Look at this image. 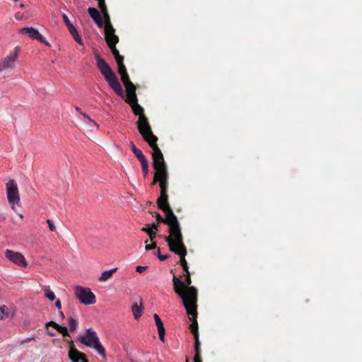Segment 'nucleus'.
Segmentation results:
<instances>
[{
    "instance_id": "1a4fd4ad",
    "label": "nucleus",
    "mask_w": 362,
    "mask_h": 362,
    "mask_svg": "<svg viewBox=\"0 0 362 362\" xmlns=\"http://www.w3.org/2000/svg\"><path fill=\"white\" fill-rule=\"evenodd\" d=\"M6 194L8 203L11 205L12 209L17 213L16 204H20V196L17 184L13 180H10L6 183Z\"/></svg>"
},
{
    "instance_id": "ea45409f",
    "label": "nucleus",
    "mask_w": 362,
    "mask_h": 362,
    "mask_svg": "<svg viewBox=\"0 0 362 362\" xmlns=\"http://www.w3.org/2000/svg\"><path fill=\"white\" fill-rule=\"evenodd\" d=\"M100 12H101L100 13L101 16L109 13L107 6L100 8Z\"/></svg>"
},
{
    "instance_id": "2f4dec72",
    "label": "nucleus",
    "mask_w": 362,
    "mask_h": 362,
    "mask_svg": "<svg viewBox=\"0 0 362 362\" xmlns=\"http://www.w3.org/2000/svg\"><path fill=\"white\" fill-rule=\"evenodd\" d=\"M45 296L46 298H47L51 301H52L55 299V294L54 293L53 291H52L49 289H47L45 291Z\"/></svg>"
},
{
    "instance_id": "4d7b16f0",
    "label": "nucleus",
    "mask_w": 362,
    "mask_h": 362,
    "mask_svg": "<svg viewBox=\"0 0 362 362\" xmlns=\"http://www.w3.org/2000/svg\"><path fill=\"white\" fill-rule=\"evenodd\" d=\"M5 219V217L0 214V221H4Z\"/></svg>"
},
{
    "instance_id": "8fccbe9b",
    "label": "nucleus",
    "mask_w": 362,
    "mask_h": 362,
    "mask_svg": "<svg viewBox=\"0 0 362 362\" xmlns=\"http://www.w3.org/2000/svg\"><path fill=\"white\" fill-rule=\"evenodd\" d=\"M69 350H71L72 349H76L75 346H74V341L72 340H71L69 342Z\"/></svg>"
},
{
    "instance_id": "6e6552de",
    "label": "nucleus",
    "mask_w": 362,
    "mask_h": 362,
    "mask_svg": "<svg viewBox=\"0 0 362 362\" xmlns=\"http://www.w3.org/2000/svg\"><path fill=\"white\" fill-rule=\"evenodd\" d=\"M18 58V52L16 49L11 52L7 56L0 59V73H4L6 76L12 74L16 66V63Z\"/></svg>"
},
{
    "instance_id": "f3484780",
    "label": "nucleus",
    "mask_w": 362,
    "mask_h": 362,
    "mask_svg": "<svg viewBox=\"0 0 362 362\" xmlns=\"http://www.w3.org/2000/svg\"><path fill=\"white\" fill-rule=\"evenodd\" d=\"M88 12L92 19L95 21L99 28L103 27V21L100 13L93 7H89Z\"/></svg>"
},
{
    "instance_id": "a211bd4d",
    "label": "nucleus",
    "mask_w": 362,
    "mask_h": 362,
    "mask_svg": "<svg viewBox=\"0 0 362 362\" xmlns=\"http://www.w3.org/2000/svg\"><path fill=\"white\" fill-rule=\"evenodd\" d=\"M192 313H189L187 311V314L188 315H191L192 317H189V320H191L192 322V324L189 325V329L191 331V332L193 334V333H196V332H198V322H197V303H194V311H192Z\"/></svg>"
},
{
    "instance_id": "0eeeda50",
    "label": "nucleus",
    "mask_w": 362,
    "mask_h": 362,
    "mask_svg": "<svg viewBox=\"0 0 362 362\" xmlns=\"http://www.w3.org/2000/svg\"><path fill=\"white\" fill-rule=\"evenodd\" d=\"M168 245L171 252L177 255L180 257V265L182 266L183 270L185 272L189 271V267L187 265V260L185 259V256L187 255V247L184 244L183 241V235H180L178 238L171 240L168 243Z\"/></svg>"
},
{
    "instance_id": "e2e57ef3",
    "label": "nucleus",
    "mask_w": 362,
    "mask_h": 362,
    "mask_svg": "<svg viewBox=\"0 0 362 362\" xmlns=\"http://www.w3.org/2000/svg\"><path fill=\"white\" fill-rule=\"evenodd\" d=\"M185 362H189V359H188V358H186V359H185Z\"/></svg>"
},
{
    "instance_id": "c85d7f7f",
    "label": "nucleus",
    "mask_w": 362,
    "mask_h": 362,
    "mask_svg": "<svg viewBox=\"0 0 362 362\" xmlns=\"http://www.w3.org/2000/svg\"><path fill=\"white\" fill-rule=\"evenodd\" d=\"M195 355L194 359L201 358V344L194 343Z\"/></svg>"
},
{
    "instance_id": "b1692460",
    "label": "nucleus",
    "mask_w": 362,
    "mask_h": 362,
    "mask_svg": "<svg viewBox=\"0 0 362 362\" xmlns=\"http://www.w3.org/2000/svg\"><path fill=\"white\" fill-rule=\"evenodd\" d=\"M141 165V170L144 175V177H146L148 176V162L147 159H145L144 160L139 161Z\"/></svg>"
},
{
    "instance_id": "dca6fc26",
    "label": "nucleus",
    "mask_w": 362,
    "mask_h": 362,
    "mask_svg": "<svg viewBox=\"0 0 362 362\" xmlns=\"http://www.w3.org/2000/svg\"><path fill=\"white\" fill-rule=\"evenodd\" d=\"M121 81L126 88L127 95H129L136 93V86L131 81L128 73L120 75Z\"/></svg>"
},
{
    "instance_id": "c756f323",
    "label": "nucleus",
    "mask_w": 362,
    "mask_h": 362,
    "mask_svg": "<svg viewBox=\"0 0 362 362\" xmlns=\"http://www.w3.org/2000/svg\"><path fill=\"white\" fill-rule=\"evenodd\" d=\"M134 153L139 161L146 159L145 156L143 154L142 151L139 148L136 151H135Z\"/></svg>"
},
{
    "instance_id": "a878e982",
    "label": "nucleus",
    "mask_w": 362,
    "mask_h": 362,
    "mask_svg": "<svg viewBox=\"0 0 362 362\" xmlns=\"http://www.w3.org/2000/svg\"><path fill=\"white\" fill-rule=\"evenodd\" d=\"M157 328H158V335H159L160 339L162 341H165V327H164L163 323H162L161 325H157Z\"/></svg>"
},
{
    "instance_id": "e433bc0d",
    "label": "nucleus",
    "mask_w": 362,
    "mask_h": 362,
    "mask_svg": "<svg viewBox=\"0 0 362 362\" xmlns=\"http://www.w3.org/2000/svg\"><path fill=\"white\" fill-rule=\"evenodd\" d=\"M45 325H46V327H52L54 329H57V327L59 326V325L54 321H49V322H47Z\"/></svg>"
},
{
    "instance_id": "bb28decb",
    "label": "nucleus",
    "mask_w": 362,
    "mask_h": 362,
    "mask_svg": "<svg viewBox=\"0 0 362 362\" xmlns=\"http://www.w3.org/2000/svg\"><path fill=\"white\" fill-rule=\"evenodd\" d=\"M118 66V73L119 75L127 73L126 66L124 64V60L116 62Z\"/></svg>"
},
{
    "instance_id": "cd10ccee",
    "label": "nucleus",
    "mask_w": 362,
    "mask_h": 362,
    "mask_svg": "<svg viewBox=\"0 0 362 362\" xmlns=\"http://www.w3.org/2000/svg\"><path fill=\"white\" fill-rule=\"evenodd\" d=\"M69 326L71 331H75L78 327V322L73 317L69 318Z\"/></svg>"
},
{
    "instance_id": "603ef678",
    "label": "nucleus",
    "mask_w": 362,
    "mask_h": 362,
    "mask_svg": "<svg viewBox=\"0 0 362 362\" xmlns=\"http://www.w3.org/2000/svg\"><path fill=\"white\" fill-rule=\"evenodd\" d=\"M158 226L157 224L153 223L151 225V228H152L153 230L157 231L158 230Z\"/></svg>"
},
{
    "instance_id": "2eb2a0df",
    "label": "nucleus",
    "mask_w": 362,
    "mask_h": 362,
    "mask_svg": "<svg viewBox=\"0 0 362 362\" xmlns=\"http://www.w3.org/2000/svg\"><path fill=\"white\" fill-rule=\"evenodd\" d=\"M62 18H63L64 23L66 24L67 29L69 30L70 34L74 37V40L78 44H82L81 37L78 35L76 27L70 22L68 16L65 13H64L62 15Z\"/></svg>"
},
{
    "instance_id": "4c0bfd02",
    "label": "nucleus",
    "mask_w": 362,
    "mask_h": 362,
    "mask_svg": "<svg viewBox=\"0 0 362 362\" xmlns=\"http://www.w3.org/2000/svg\"><path fill=\"white\" fill-rule=\"evenodd\" d=\"M147 269V267H144V266H137L136 267V272H138V273H143L144 272H145L146 270Z\"/></svg>"
},
{
    "instance_id": "864d4df0",
    "label": "nucleus",
    "mask_w": 362,
    "mask_h": 362,
    "mask_svg": "<svg viewBox=\"0 0 362 362\" xmlns=\"http://www.w3.org/2000/svg\"><path fill=\"white\" fill-rule=\"evenodd\" d=\"M15 18H16V19H18V20L21 19V13H20L19 12L16 13L15 14Z\"/></svg>"
},
{
    "instance_id": "58836bf2",
    "label": "nucleus",
    "mask_w": 362,
    "mask_h": 362,
    "mask_svg": "<svg viewBox=\"0 0 362 362\" xmlns=\"http://www.w3.org/2000/svg\"><path fill=\"white\" fill-rule=\"evenodd\" d=\"M75 109H76V110L78 112H80L81 115H83V116L85 118H86L87 119H88V120L91 121L90 118L89 117V116H88L87 114H86V113H84V112H81V108H80V107H75Z\"/></svg>"
},
{
    "instance_id": "09e8293b",
    "label": "nucleus",
    "mask_w": 362,
    "mask_h": 362,
    "mask_svg": "<svg viewBox=\"0 0 362 362\" xmlns=\"http://www.w3.org/2000/svg\"><path fill=\"white\" fill-rule=\"evenodd\" d=\"M55 306L59 309V310H61L62 308V305H61V301L59 299L57 300V301L55 302Z\"/></svg>"
},
{
    "instance_id": "393cba45",
    "label": "nucleus",
    "mask_w": 362,
    "mask_h": 362,
    "mask_svg": "<svg viewBox=\"0 0 362 362\" xmlns=\"http://www.w3.org/2000/svg\"><path fill=\"white\" fill-rule=\"evenodd\" d=\"M102 18H103V21L104 29L105 28H111V27L113 26L111 23V19H110V16L109 13L102 16Z\"/></svg>"
},
{
    "instance_id": "a18cd8bd",
    "label": "nucleus",
    "mask_w": 362,
    "mask_h": 362,
    "mask_svg": "<svg viewBox=\"0 0 362 362\" xmlns=\"http://www.w3.org/2000/svg\"><path fill=\"white\" fill-rule=\"evenodd\" d=\"M193 335H194V340H195L194 343H196V344L200 343L199 338V332L193 333Z\"/></svg>"
},
{
    "instance_id": "412c9836",
    "label": "nucleus",
    "mask_w": 362,
    "mask_h": 362,
    "mask_svg": "<svg viewBox=\"0 0 362 362\" xmlns=\"http://www.w3.org/2000/svg\"><path fill=\"white\" fill-rule=\"evenodd\" d=\"M142 306L138 305L137 303H134L132 305V311L134 315V317L136 320L139 319L142 315Z\"/></svg>"
},
{
    "instance_id": "c9c22d12",
    "label": "nucleus",
    "mask_w": 362,
    "mask_h": 362,
    "mask_svg": "<svg viewBox=\"0 0 362 362\" xmlns=\"http://www.w3.org/2000/svg\"><path fill=\"white\" fill-rule=\"evenodd\" d=\"M153 318L155 320V322H156V326L159 325H161L163 323L161 319L160 318V317L158 316V314L155 313L153 315Z\"/></svg>"
},
{
    "instance_id": "6ab92c4d",
    "label": "nucleus",
    "mask_w": 362,
    "mask_h": 362,
    "mask_svg": "<svg viewBox=\"0 0 362 362\" xmlns=\"http://www.w3.org/2000/svg\"><path fill=\"white\" fill-rule=\"evenodd\" d=\"M83 356H84V354L79 351L77 349H72L69 351V357L73 362H79Z\"/></svg>"
},
{
    "instance_id": "473e14b6",
    "label": "nucleus",
    "mask_w": 362,
    "mask_h": 362,
    "mask_svg": "<svg viewBox=\"0 0 362 362\" xmlns=\"http://www.w3.org/2000/svg\"><path fill=\"white\" fill-rule=\"evenodd\" d=\"M157 255H158V259L160 261L166 260L169 257V256L168 255H162L160 253V247H158L157 249Z\"/></svg>"
},
{
    "instance_id": "7ed1b4c3",
    "label": "nucleus",
    "mask_w": 362,
    "mask_h": 362,
    "mask_svg": "<svg viewBox=\"0 0 362 362\" xmlns=\"http://www.w3.org/2000/svg\"><path fill=\"white\" fill-rule=\"evenodd\" d=\"M125 102L131 106L133 113L135 115L139 116L136 125L143 139H146V136L153 134V133L148 122V119L144 114V110L138 103L136 93H134L131 95H126Z\"/></svg>"
},
{
    "instance_id": "bf43d9fd",
    "label": "nucleus",
    "mask_w": 362,
    "mask_h": 362,
    "mask_svg": "<svg viewBox=\"0 0 362 362\" xmlns=\"http://www.w3.org/2000/svg\"><path fill=\"white\" fill-rule=\"evenodd\" d=\"M194 362H202L201 358L194 359Z\"/></svg>"
},
{
    "instance_id": "a19ab883",
    "label": "nucleus",
    "mask_w": 362,
    "mask_h": 362,
    "mask_svg": "<svg viewBox=\"0 0 362 362\" xmlns=\"http://www.w3.org/2000/svg\"><path fill=\"white\" fill-rule=\"evenodd\" d=\"M33 340H35V337H28L25 339H23L21 341V344H23L25 343H27V342H30Z\"/></svg>"
},
{
    "instance_id": "37998d69",
    "label": "nucleus",
    "mask_w": 362,
    "mask_h": 362,
    "mask_svg": "<svg viewBox=\"0 0 362 362\" xmlns=\"http://www.w3.org/2000/svg\"><path fill=\"white\" fill-rule=\"evenodd\" d=\"M129 146L133 153L138 149L133 141H130Z\"/></svg>"
},
{
    "instance_id": "5701e85b",
    "label": "nucleus",
    "mask_w": 362,
    "mask_h": 362,
    "mask_svg": "<svg viewBox=\"0 0 362 362\" xmlns=\"http://www.w3.org/2000/svg\"><path fill=\"white\" fill-rule=\"evenodd\" d=\"M10 310L6 305L0 306V320H4L9 315Z\"/></svg>"
},
{
    "instance_id": "f704fd0d",
    "label": "nucleus",
    "mask_w": 362,
    "mask_h": 362,
    "mask_svg": "<svg viewBox=\"0 0 362 362\" xmlns=\"http://www.w3.org/2000/svg\"><path fill=\"white\" fill-rule=\"evenodd\" d=\"M47 223L48 224V226H49L50 230H52V231L56 230V227L52 220L47 219Z\"/></svg>"
},
{
    "instance_id": "f257e3e1",
    "label": "nucleus",
    "mask_w": 362,
    "mask_h": 362,
    "mask_svg": "<svg viewBox=\"0 0 362 362\" xmlns=\"http://www.w3.org/2000/svg\"><path fill=\"white\" fill-rule=\"evenodd\" d=\"M185 281L173 276V284L174 291L182 299L183 305L189 314L194 312V303H197L198 293L195 287L192 286V279L189 272H185Z\"/></svg>"
},
{
    "instance_id": "5fc2aeb1",
    "label": "nucleus",
    "mask_w": 362,
    "mask_h": 362,
    "mask_svg": "<svg viewBox=\"0 0 362 362\" xmlns=\"http://www.w3.org/2000/svg\"><path fill=\"white\" fill-rule=\"evenodd\" d=\"M82 362H88V359L86 358V355L84 354V356L81 357V359Z\"/></svg>"
},
{
    "instance_id": "72a5a7b5",
    "label": "nucleus",
    "mask_w": 362,
    "mask_h": 362,
    "mask_svg": "<svg viewBox=\"0 0 362 362\" xmlns=\"http://www.w3.org/2000/svg\"><path fill=\"white\" fill-rule=\"evenodd\" d=\"M147 243H148V240H146L145 241V243L146 244V245L145 247L146 250H147V251L155 249L156 247V243L153 242L151 244H149V245H148Z\"/></svg>"
},
{
    "instance_id": "9b49d317",
    "label": "nucleus",
    "mask_w": 362,
    "mask_h": 362,
    "mask_svg": "<svg viewBox=\"0 0 362 362\" xmlns=\"http://www.w3.org/2000/svg\"><path fill=\"white\" fill-rule=\"evenodd\" d=\"M75 294L82 304L93 305L96 301L95 294L89 288L77 286L75 288Z\"/></svg>"
},
{
    "instance_id": "de8ad7c7",
    "label": "nucleus",
    "mask_w": 362,
    "mask_h": 362,
    "mask_svg": "<svg viewBox=\"0 0 362 362\" xmlns=\"http://www.w3.org/2000/svg\"><path fill=\"white\" fill-rule=\"evenodd\" d=\"M141 230L144 231V232H146L148 234H149V233L153 230L152 228H148V227H143L141 228Z\"/></svg>"
},
{
    "instance_id": "20e7f679",
    "label": "nucleus",
    "mask_w": 362,
    "mask_h": 362,
    "mask_svg": "<svg viewBox=\"0 0 362 362\" xmlns=\"http://www.w3.org/2000/svg\"><path fill=\"white\" fill-rule=\"evenodd\" d=\"M96 66L109 86L122 98H124L122 87L110 65L98 54H95Z\"/></svg>"
},
{
    "instance_id": "f8f14e48",
    "label": "nucleus",
    "mask_w": 362,
    "mask_h": 362,
    "mask_svg": "<svg viewBox=\"0 0 362 362\" xmlns=\"http://www.w3.org/2000/svg\"><path fill=\"white\" fill-rule=\"evenodd\" d=\"M5 257L13 264L21 267H27L28 262L25 257L19 252H15L11 250H6Z\"/></svg>"
},
{
    "instance_id": "6e6d98bb",
    "label": "nucleus",
    "mask_w": 362,
    "mask_h": 362,
    "mask_svg": "<svg viewBox=\"0 0 362 362\" xmlns=\"http://www.w3.org/2000/svg\"><path fill=\"white\" fill-rule=\"evenodd\" d=\"M59 315L62 318L64 319L65 317L64 314L62 310L59 311Z\"/></svg>"
},
{
    "instance_id": "4468645a",
    "label": "nucleus",
    "mask_w": 362,
    "mask_h": 362,
    "mask_svg": "<svg viewBox=\"0 0 362 362\" xmlns=\"http://www.w3.org/2000/svg\"><path fill=\"white\" fill-rule=\"evenodd\" d=\"M105 40L108 47L116 45L119 42V37L115 35V29L113 26L105 28Z\"/></svg>"
},
{
    "instance_id": "ddd939ff",
    "label": "nucleus",
    "mask_w": 362,
    "mask_h": 362,
    "mask_svg": "<svg viewBox=\"0 0 362 362\" xmlns=\"http://www.w3.org/2000/svg\"><path fill=\"white\" fill-rule=\"evenodd\" d=\"M19 33L22 35H27L30 38L33 40H37L47 46H50L49 43L39 33V31L33 27L23 28L19 30Z\"/></svg>"
},
{
    "instance_id": "aec40b11",
    "label": "nucleus",
    "mask_w": 362,
    "mask_h": 362,
    "mask_svg": "<svg viewBox=\"0 0 362 362\" xmlns=\"http://www.w3.org/2000/svg\"><path fill=\"white\" fill-rule=\"evenodd\" d=\"M117 268H114L108 271H105L102 273L99 278L100 281H105L110 279L112 274L117 271Z\"/></svg>"
},
{
    "instance_id": "4be33fe9",
    "label": "nucleus",
    "mask_w": 362,
    "mask_h": 362,
    "mask_svg": "<svg viewBox=\"0 0 362 362\" xmlns=\"http://www.w3.org/2000/svg\"><path fill=\"white\" fill-rule=\"evenodd\" d=\"M109 48L114 55L116 62L124 60V57L119 54L118 49L116 48V45L109 47Z\"/></svg>"
},
{
    "instance_id": "39448f33",
    "label": "nucleus",
    "mask_w": 362,
    "mask_h": 362,
    "mask_svg": "<svg viewBox=\"0 0 362 362\" xmlns=\"http://www.w3.org/2000/svg\"><path fill=\"white\" fill-rule=\"evenodd\" d=\"M144 140L146 141L153 149V167L155 169L156 175L169 174L163 155L157 144L158 137L153 134L146 136V139H144Z\"/></svg>"
},
{
    "instance_id": "9d476101",
    "label": "nucleus",
    "mask_w": 362,
    "mask_h": 362,
    "mask_svg": "<svg viewBox=\"0 0 362 362\" xmlns=\"http://www.w3.org/2000/svg\"><path fill=\"white\" fill-rule=\"evenodd\" d=\"M168 180L169 174L156 175V181H158L160 189V195L157 199V204H169L168 195L169 185Z\"/></svg>"
},
{
    "instance_id": "052dcab7",
    "label": "nucleus",
    "mask_w": 362,
    "mask_h": 362,
    "mask_svg": "<svg viewBox=\"0 0 362 362\" xmlns=\"http://www.w3.org/2000/svg\"><path fill=\"white\" fill-rule=\"evenodd\" d=\"M24 7H25V5H24L23 4H21L20 5V8H23Z\"/></svg>"
},
{
    "instance_id": "13d9d810",
    "label": "nucleus",
    "mask_w": 362,
    "mask_h": 362,
    "mask_svg": "<svg viewBox=\"0 0 362 362\" xmlns=\"http://www.w3.org/2000/svg\"><path fill=\"white\" fill-rule=\"evenodd\" d=\"M48 334H49V335H50V336H52V337H53V336H54V335H55V333H54V332H49H49H48Z\"/></svg>"
},
{
    "instance_id": "f03ea898",
    "label": "nucleus",
    "mask_w": 362,
    "mask_h": 362,
    "mask_svg": "<svg viewBox=\"0 0 362 362\" xmlns=\"http://www.w3.org/2000/svg\"><path fill=\"white\" fill-rule=\"evenodd\" d=\"M157 205L158 209L165 213V217L163 218L160 214H157L156 216V221L158 223H163L168 226L169 235L165 238V240L169 243L182 235L181 226L169 204H157Z\"/></svg>"
},
{
    "instance_id": "79ce46f5",
    "label": "nucleus",
    "mask_w": 362,
    "mask_h": 362,
    "mask_svg": "<svg viewBox=\"0 0 362 362\" xmlns=\"http://www.w3.org/2000/svg\"><path fill=\"white\" fill-rule=\"evenodd\" d=\"M98 1V6L100 8L105 6V0H97Z\"/></svg>"
},
{
    "instance_id": "680f3d73",
    "label": "nucleus",
    "mask_w": 362,
    "mask_h": 362,
    "mask_svg": "<svg viewBox=\"0 0 362 362\" xmlns=\"http://www.w3.org/2000/svg\"><path fill=\"white\" fill-rule=\"evenodd\" d=\"M18 215H19V216H20L21 218H23V215H22L21 214H19Z\"/></svg>"
},
{
    "instance_id": "7c9ffc66",
    "label": "nucleus",
    "mask_w": 362,
    "mask_h": 362,
    "mask_svg": "<svg viewBox=\"0 0 362 362\" xmlns=\"http://www.w3.org/2000/svg\"><path fill=\"white\" fill-rule=\"evenodd\" d=\"M56 329L57 330V332L61 333L64 337H66V336L69 335L67 328L66 327H63V326H61L59 325V326L57 327V328Z\"/></svg>"
},
{
    "instance_id": "49530a36",
    "label": "nucleus",
    "mask_w": 362,
    "mask_h": 362,
    "mask_svg": "<svg viewBox=\"0 0 362 362\" xmlns=\"http://www.w3.org/2000/svg\"><path fill=\"white\" fill-rule=\"evenodd\" d=\"M193 335H194V340H195L194 343H196V344L200 343L199 338V332L193 333Z\"/></svg>"
},
{
    "instance_id": "423d86ee",
    "label": "nucleus",
    "mask_w": 362,
    "mask_h": 362,
    "mask_svg": "<svg viewBox=\"0 0 362 362\" xmlns=\"http://www.w3.org/2000/svg\"><path fill=\"white\" fill-rule=\"evenodd\" d=\"M79 341L88 347L94 349L103 359L106 358L105 349L100 343L97 333L92 328L86 330L85 334L79 338Z\"/></svg>"
},
{
    "instance_id": "c03bdc74",
    "label": "nucleus",
    "mask_w": 362,
    "mask_h": 362,
    "mask_svg": "<svg viewBox=\"0 0 362 362\" xmlns=\"http://www.w3.org/2000/svg\"><path fill=\"white\" fill-rule=\"evenodd\" d=\"M148 235H149L150 239L153 240L156 238V233L155 230H151Z\"/></svg>"
},
{
    "instance_id": "3c124183",
    "label": "nucleus",
    "mask_w": 362,
    "mask_h": 362,
    "mask_svg": "<svg viewBox=\"0 0 362 362\" xmlns=\"http://www.w3.org/2000/svg\"><path fill=\"white\" fill-rule=\"evenodd\" d=\"M156 173H155L153 180L152 182L151 183V186H153V185H155L157 182H158V181H156Z\"/></svg>"
}]
</instances>
